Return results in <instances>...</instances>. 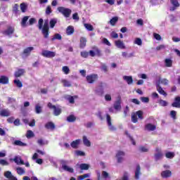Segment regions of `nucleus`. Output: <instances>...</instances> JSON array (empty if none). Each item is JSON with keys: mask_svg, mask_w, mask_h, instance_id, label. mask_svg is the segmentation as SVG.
Segmentation results:
<instances>
[{"mask_svg": "<svg viewBox=\"0 0 180 180\" xmlns=\"http://www.w3.org/2000/svg\"><path fill=\"white\" fill-rule=\"evenodd\" d=\"M41 33L44 39H49V36L50 34V27L49 26V20H46L44 21Z\"/></svg>", "mask_w": 180, "mask_h": 180, "instance_id": "obj_1", "label": "nucleus"}, {"mask_svg": "<svg viewBox=\"0 0 180 180\" xmlns=\"http://www.w3.org/2000/svg\"><path fill=\"white\" fill-rule=\"evenodd\" d=\"M57 11L65 18H70V16H71V13L72 12L71 9L63 6L58 7Z\"/></svg>", "mask_w": 180, "mask_h": 180, "instance_id": "obj_2", "label": "nucleus"}, {"mask_svg": "<svg viewBox=\"0 0 180 180\" xmlns=\"http://www.w3.org/2000/svg\"><path fill=\"white\" fill-rule=\"evenodd\" d=\"M47 106L49 109H53V115L54 116H60L61 115V112H63V110L60 106H56L53 105L51 102L48 103Z\"/></svg>", "mask_w": 180, "mask_h": 180, "instance_id": "obj_3", "label": "nucleus"}, {"mask_svg": "<svg viewBox=\"0 0 180 180\" xmlns=\"http://www.w3.org/2000/svg\"><path fill=\"white\" fill-rule=\"evenodd\" d=\"M98 78L99 77L96 74H91L86 77V79L89 84H94V82L98 81Z\"/></svg>", "mask_w": 180, "mask_h": 180, "instance_id": "obj_4", "label": "nucleus"}, {"mask_svg": "<svg viewBox=\"0 0 180 180\" xmlns=\"http://www.w3.org/2000/svg\"><path fill=\"white\" fill-rule=\"evenodd\" d=\"M41 56H43V57H46V58H53L56 57V52L48 50H44L41 52Z\"/></svg>", "mask_w": 180, "mask_h": 180, "instance_id": "obj_5", "label": "nucleus"}, {"mask_svg": "<svg viewBox=\"0 0 180 180\" xmlns=\"http://www.w3.org/2000/svg\"><path fill=\"white\" fill-rule=\"evenodd\" d=\"M4 36H11L15 33V27L12 26H8L7 29L2 32Z\"/></svg>", "mask_w": 180, "mask_h": 180, "instance_id": "obj_6", "label": "nucleus"}, {"mask_svg": "<svg viewBox=\"0 0 180 180\" xmlns=\"http://www.w3.org/2000/svg\"><path fill=\"white\" fill-rule=\"evenodd\" d=\"M124 155H126V153H124V152H123L122 150L117 151V153L116 154V158H117L118 163L123 162L122 157H124Z\"/></svg>", "mask_w": 180, "mask_h": 180, "instance_id": "obj_7", "label": "nucleus"}, {"mask_svg": "<svg viewBox=\"0 0 180 180\" xmlns=\"http://www.w3.org/2000/svg\"><path fill=\"white\" fill-rule=\"evenodd\" d=\"M25 72L26 70L25 69L19 68L15 72L14 77H15V78H19L25 75Z\"/></svg>", "mask_w": 180, "mask_h": 180, "instance_id": "obj_8", "label": "nucleus"}, {"mask_svg": "<svg viewBox=\"0 0 180 180\" xmlns=\"http://www.w3.org/2000/svg\"><path fill=\"white\" fill-rule=\"evenodd\" d=\"M113 106L115 110H122V99L118 98L117 101H115Z\"/></svg>", "mask_w": 180, "mask_h": 180, "instance_id": "obj_9", "label": "nucleus"}, {"mask_svg": "<svg viewBox=\"0 0 180 180\" xmlns=\"http://www.w3.org/2000/svg\"><path fill=\"white\" fill-rule=\"evenodd\" d=\"M106 117H107V123H108L110 130L111 131H115V130H116V128L115 127H113V125H112V118L110 117V115L107 114Z\"/></svg>", "mask_w": 180, "mask_h": 180, "instance_id": "obj_10", "label": "nucleus"}, {"mask_svg": "<svg viewBox=\"0 0 180 180\" xmlns=\"http://www.w3.org/2000/svg\"><path fill=\"white\" fill-rule=\"evenodd\" d=\"M156 89L160 95H163V96H167L168 94H167V92L162 89V87L161 85H160V83H156Z\"/></svg>", "mask_w": 180, "mask_h": 180, "instance_id": "obj_11", "label": "nucleus"}, {"mask_svg": "<svg viewBox=\"0 0 180 180\" xmlns=\"http://www.w3.org/2000/svg\"><path fill=\"white\" fill-rule=\"evenodd\" d=\"M140 175H141V167H140L139 164H137L135 170V179H140Z\"/></svg>", "mask_w": 180, "mask_h": 180, "instance_id": "obj_12", "label": "nucleus"}, {"mask_svg": "<svg viewBox=\"0 0 180 180\" xmlns=\"http://www.w3.org/2000/svg\"><path fill=\"white\" fill-rule=\"evenodd\" d=\"M155 151L157 153L155 154V160L158 161V160H161V158H162V152H161V150L158 148L155 149Z\"/></svg>", "mask_w": 180, "mask_h": 180, "instance_id": "obj_13", "label": "nucleus"}, {"mask_svg": "<svg viewBox=\"0 0 180 180\" xmlns=\"http://www.w3.org/2000/svg\"><path fill=\"white\" fill-rule=\"evenodd\" d=\"M156 129L157 127L151 123L145 125V130H148V131H154Z\"/></svg>", "mask_w": 180, "mask_h": 180, "instance_id": "obj_14", "label": "nucleus"}, {"mask_svg": "<svg viewBox=\"0 0 180 180\" xmlns=\"http://www.w3.org/2000/svg\"><path fill=\"white\" fill-rule=\"evenodd\" d=\"M0 84H2L3 85L9 84V78L5 75L0 76Z\"/></svg>", "mask_w": 180, "mask_h": 180, "instance_id": "obj_15", "label": "nucleus"}, {"mask_svg": "<svg viewBox=\"0 0 180 180\" xmlns=\"http://www.w3.org/2000/svg\"><path fill=\"white\" fill-rule=\"evenodd\" d=\"M173 108H180V96H176L174 98V102L172 103Z\"/></svg>", "mask_w": 180, "mask_h": 180, "instance_id": "obj_16", "label": "nucleus"}, {"mask_svg": "<svg viewBox=\"0 0 180 180\" xmlns=\"http://www.w3.org/2000/svg\"><path fill=\"white\" fill-rule=\"evenodd\" d=\"M33 50H34V48L33 46L27 47L24 49L22 54H24V56H26L27 57L30 56V53H32Z\"/></svg>", "mask_w": 180, "mask_h": 180, "instance_id": "obj_17", "label": "nucleus"}, {"mask_svg": "<svg viewBox=\"0 0 180 180\" xmlns=\"http://www.w3.org/2000/svg\"><path fill=\"white\" fill-rule=\"evenodd\" d=\"M172 172L170 170H165L161 172L162 178H169V176H172Z\"/></svg>", "mask_w": 180, "mask_h": 180, "instance_id": "obj_18", "label": "nucleus"}, {"mask_svg": "<svg viewBox=\"0 0 180 180\" xmlns=\"http://www.w3.org/2000/svg\"><path fill=\"white\" fill-rule=\"evenodd\" d=\"M0 115L2 117H8V116H11V112L7 109H3L0 110Z\"/></svg>", "mask_w": 180, "mask_h": 180, "instance_id": "obj_19", "label": "nucleus"}, {"mask_svg": "<svg viewBox=\"0 0 180 180\" xmlns=\"http://www.w3.org/2000/svg\"><path fill=\"white\" fill-rule=\"evenodd\" d=\"M4 176L7 178L8 179L11 180H18L16 177H15L13 175H12V172L7 171L4 173Z\"/></svg>", "mask_w": 180, "mask_h": 180, "instance_id": "obj_20", "label": "nucleus"}, {"mask_svg": "<svg viewBox=\"0 0 180 180\" xmlns=\"http://www.w3.org/2000/svg\"><path fill=\"white\" fill-rule=\"evenodd\" d=\"M45 128L47 130H54L56 129V124L53 122H49L45 124Z\"/></svg>", "mask_w": 180, "mask_h": 180, "instance_id": "obj_21", "label": "nucleus"}, {"mask_svg": "<svg viewBox=\"0 0 180 180\" xmlns=\"http://www.w3.org/2000/svg\"><path fill=\"white\" fill-rule=\"evenodd\" d=\"M115 44L116 46V47H117L118 49H126L124 44L121 40L115 41Z\"/></svg>", "mask_w": 180, "mask_h": 180, "instance_id": "obj_22", "label": "nucleus"}, {"mask_svg": "<svg viewBox=\"0 0 180 180\" xmlns=\"http://www.w3.org/2000/svg\"><path fill=\"white\" fill-rule=\"evenodd\" d=\"M86 46V38L82 37L80 38V44H79V47L81 49H84Z\"/></svg>", "mask_w": 180, "mask_h": 180, "instance_id": "obj_23", "label": "nucleus"}, {"mask_svg": "<svg viewBox=\"0 0 180 180\" xmlns=\"http://www.w3.org/2000/svg\"><path fill=\"white\" fill-rule=\"evenodd\" d=\"M75 32L74 27L72 25H69L66 29V34L68 36H71V34H73Z\"/></svg>", "mask_w": 180, "mask_h": 180, "instance_id": "obj_24", "label": "nucleus"}, {"mask_svg": "<svg viewBox=\"0 0 180 180\" xmlns=\"http://www.w3.org/2000/svg\"><path fill=\"white\" fill-rule=\"evenodd\" d=\"M79 143H81L80 139H76L75 141H73L71 143L70 146L72 148H78V146H79Z\"/></svg>", "mask_w": 180, "mask_h": 180, "instance_id": "obj_25", "label": "nucleus"}, {"mask_svg": "<svg viewBox=\"0 0 180 180\" xmlns=\"http://www.w3.org/2000/svg\"><path fill=\"white\" fill-rule=\"evenodd\" d=\"M13 146H18L19 147H26V146H27V143L22 142V141H20V140H15L13 143Z\"/></svg>", "mask_w": 180, "mask_h": 180, "instance_id": "obj_26", "label": "nucleus"}, {"mask_svg": "<svg viewBox=\"0 0 180 180\" xmlns=\"http://www.w3.org/2000/svg\"><path fill=\"white\" fill-rule=\"evenodd\" d=\"M170 2L172 4V5H173V8H172V11H175L176 8H179L180 4H179V2L178 1V0H170Z\"/></svg>", "mask_w": 180, "mask_h": 180, "instance_id": "obj_27", "label": "nucleus"}, {"mask_svg": "<svg viewBox=\"0 0 180 180\" xmlns=\"http://www.w3.org/2000/svg\"><path fill=\"white\" fill-rule=\"evenodd\" d=\"M123 79L127 82L128 85L133 84V77L131 76H124Z\"/></svg>", "mask_w": 180, "mask_h": 180, "instance_id": "obj_28", "label": "nucleus"}, {"mask_svg": "<svg viewBox=\"0 0 180 180\" xmlns=\"http://www.w3.org/2000/svg\"><path fill=\"white\" fill-rule=\"evenodd\" d=\"M61 82L65 88H70L72 86L71 82L65 79H62Z\"/></svg>", "mask_w": 180, "mask_h": 180, "instance_id": "obj_29", "label": "nucleus"}, {"mask_svg": "<svg viewBox=\"0 0 180 180\" xmlns=\"http://www.w3.org/2000/svg\"><path fill=\"white\" fill-rule=\"evenodd\" d=\"M79 168L82 171H88V169H89V165L86 163H82L79 165Z\"/></svg>", "mask_w": 180, "mask_h": 180, "instance_id": "obj_30", "label": "nucleus"}, {"mask_svg": "<svg viewBox=\"0 0 180 180\" xmlns=\"http://www.w3.org/2000/svg\"><path fill=\"white\" fill-rule=\"evenodd\" d=\"M83 143L86 147H91V141L86 138V136H83Z\"/></svg>", "mask_w": 180, "mask_h": 180, "instance_id": "obj_31", "label": "nucleus"}, {"mask_svg": "<svg viewBox=\"0 0 180 180\" xmlns=\"http://www.w3.org/2000/svg\"><path fill=\"white\" fill-rule=\"evenodd\" d=\"M119 17L115 16L110 20V25H111V26H115L116 23H117Z\"/></svg>", "mask_w": 180, "mask_h": 180, "instance_id": "obj_32", "label": "nucleus"}, {"mask_svg": "<svg viewBox=\"0 0 180 180\" xmlns=\"http://www.w3.org/2000/svg\"><path fill=\"white\" fill-rule=\"evenodd\" d=\"M74 98H77V96H70L68 95L65 98L70 103H75V100Z\"/></svg>", "mask_w": 180, "mask_h": 180, "instance_id": "obj_33", "label": "nucleus"}, {"mask_svg": "<svg viewBox=\"0 0 180 180\" xmlns=\"http://www.w3.org/2000/svg\"><path fill=\"white\" fill-rule=\"evenodd\" d=\"M77 120V117H75L74 115H70L67 117V121L69 122V123H73V122H75Z\"/></svg>", "mask_w": 180, "mask_h": 180, "instance_id": "obj_34", "label": "nucleus"}, {"mask_svg": "<svg viewBox=\"0 0 180 180\" xmlns=\"http://www.w3.org/2000/svg\"><path fill=\"white\" fill-rule=\"evenodd\" d=\"M63 169H64L65 171H68V172H70L71 174H73L74 172V169L72 167H70L67 165H63L62 166Z\"/></svg>", "mask_w": 180, "mask_h": 180, "instance_id": "obj_35", "label": "nucleus"}, {"mask_svg": "<svg viewBox=\"0 0 180 180\" xmlns=\"http://www.w3.org/2000/svg\"><path fill=\"white\" fill-rule=\"evenodd\" d=\"M41 112H43V110L41 108V106H40V104H37L35 105V112L37 115H40V113H41Z\"/></svg>", "mask_w": 180, "mask_h": 180, "instance_id": "obj_36", "label": "nucleus"}, {"mask_svg": "<svg viewBox=\"0 0 180 180\" xmlns=\"http://www.w3.org/2000/svg\"><path fill=\"white\" fill-rule=\"evenodd\" d=\"M20 8L22 13H25V12H26V11H27V5H26V3L20 4Z\"/></svg>", "mask_w": 180, "mask_h": 180, "instance_id": "obj_37", "label": "nucleus"}, {"mask_svg": "<svg viewBox=\"0 0 180 180\" xmlns=\"http://www.w3.org/2000/svg\"><path fill=\"white\" fill-rule=\"evenodd\" d=\"M169 82V81H168V79H161L160 78L158 82H157V84H162L163 85H168V83Z\"/></svg>", "mask_w": 180, "mask_h": 180, "instance_id": "obj_38", "label": "nucleus"}, {"mask_svg": "<svg viewBox=\"0 0 180 180\" xmlns=\"http://www.w3.org/2000/svg\"><path fill=\"white\" fill-rule=\"evenodd\" d=\"M27 20H29V16H25L22 18L21 21V26H22V27H25L26 26Z\"/></svg>", "mask_w": 180, "mask_h": 180, "instance_id": "obj_39", "label": "nucleus"}, {"mask_svg": "<svg viewBox=\"0 0 180 180\" xmlns=\"http://www.w3.org/2000/svg\"><path fill=\"white\" fill-rule=\"evenodd\" d=\"M166 158H169L172 160V158H174L175 157V153L174 152H167L165 153Z\"/></svg>", "mask_w": 180, "mask_h": 180, "instance_id": "obj_40", "label": "nucleus"}, {"mask_svg": "<svg viewBox=\"0 0 180 180\" xmlns=\"http://www.w3.org/2000/svg\"><path fill=\"white\" fill-rule=\"evenodd\" d=\"M49 25H50V27L51 29H53L54 28V26H56V25H57V20L53 18V19H51L49 22Z\"/></svg>", "mask_w": 180, "mask_h": 180, "instance_id": "obj_41", "label": "nucleus"}, {"mask_svg": "<svg viewBox=\"0 0 180 180\" xmlns=\"http://www.w3.org/2000/svg\"><path fill=\"white\" fill-rule=\"evenodd\" d=\"M165 64L166 67H172V60L169 58H166L165 60Z\"/></svg>", "mask_w": 180, "mask_h": 180, "instance_id": "obj_42", "label": "nucleus"}, {"mask_svg": "<svg viewBox=\"0 0 180 180\" xmlns=\"http://www.w3.org/2000/svg\"><path fill=\"white\" fill-rule=\"evenodd\" d=\"M16 171H17V174L18 175H23V174H25V169L22 168V167H17L16 168Z\"/></svg>", "mask_w": 180, "mask_h": 180, "instance_id": "obj_43", "label": "nucleus"}, {"mask_svg": "<svg viewBox=\"0 0 180 180\" xmlns=\"http://www.w3.org/2000/svg\"><path fill=\"white\" fill-rule=\"evenodd\" d=\"M61 39H63V37H61V34H55L53 37L51 38V41H54V40H61Z\"/></svg>", "mask_w": 180, "mask_h": 180, "instance_id": "obj_44", "label": "nucleus"}, {"mask_svg": "<svg viewBox=\"0 0 180 180\" xmlns=\"http://www.w3.org/2000/svg\"><path fill=\"white\" fill-rule=\"evenodd\" d=\"M43 23H44V21L43 20V18H40L38 21V27L39 30H43Z\"/></svg>", "mask_w": 180, "mask_h": 180, "instance_id": "obj_45", "label": "nucleus"}, {"mask_svg": "<svg viewBox=\"0 0 180 180\" xmlns=\"http://www.w3.org/2000/svg\"><path fill=\"white\" fill-rule=\"evenodd\" d=\"M80 56L83 58H88V57L89 56V52H88L86 51H82L80 53Z\"/></svg>", "mask_w": 180, "mask_h": 180, "instance_id": "obj_46", "label": "nucleus"}, {"mask_svg": "<svg viewBox=\"0 0 180 180\" xmlns=\"http://www.w3.org/2000/svg\"><path fill=\"white\" fill-rule=\"evenodd\" d=\"M96 95H98V96H103V94H104L103 88L97 89L96 90Z\"/></svg>", "mask_w": 180, "mask_h": 180, "instance_id": "obj_47", "label": "nucleus"}, {"mask_svg": "<svg viewBox=\"0 0 180 180\" xmlns=\"http://www.w3.org/2000/svg\"><path fill=\"white\" fill-rule=\"evenodd\" d=\"M131 122L133 123H137V122H139V118H137V115H136V113L131 114Z\"/></svg>", "mask_w": 180, "mask_h": 180, "instance_id": "obj_48", "label": "nucleus"}, {"mask_svg": "<svg viewBox=\"0 0 180 180\" xmlns=\"http://www.w3.org/2000/svg\"><path fill=\"white\" fill-rule=\"evenodd\" d=\"M62 71L64 72V74L68 75V74H70V68H68V66H63L62 68Z\"/></svg>", "mask_w": 180, "mask_h": 180, "instance_id": "obj_49", "label": "nucleus"}, {"mask_svg": "<svg viewBox=\"0 0 180 180\" xmlns=\"http://www.w3.org/2000/svg\"><path fill=\"white\" fill-rule=\"evenodd\" d=\"M84 27H86V30H89V32L94 31V26H92V25H91V24L85 23Z\"/></svg>", "mask_w": 180, "mask_h": 180, "instance_id": "obj_50", "label": "nucleus"}, {"mask_svg": "<svg viewBox=\"0 0 180 180\" xmlns=\"http://www.w3.org/2000/svg\"><path fill=\"white\" fill-rule=\"evenodd\" d=\"M135 114L136 115V116H138L139 119H140L141 120H143V119H144V117L143 116V111L138 110L136 112Z\"/></svg>", "mask_w": 180, "mask_h": 180, "instance_id": "obj_51", "label": "nucleus"}, {"mask_svg": "<svg viewBox=\"0 0 180 180\" xmlns=\"http://www.w3.org/2000/svg\"><path fill=\"white\" fill-rule=\"evenodd\" d=\"M125 134H126V136H127V137H129V139L131 140L132 144H133L134 146H136V141H134V139H133V136H130V135L129 134V132H128L127 131H125Z\"/></svg>", "mask_w": 180, "mask_h": 180, "instance_id": "obj_52", "label": "nucleus"}, {"mask_svg": "<svg viewBox=\"0 0 180 180\" xmlns=\"http://www.w3.org/2000/svg\"><path fill=\"white\" fill-rule=\"evenodd\" d=\"M34 136V134L32 130H28L26 134L27 139H32Z\"/></svg>", "mask_w": 180, "mask_h": 180, "instance_id": "obj_53", "label": "nucleus"}, {"mask_svg": "<svg viewBox=\"0 0 180 180\" xmlns=\"http://www.w3.org/2000/svg\"><path fill=\"white\" fill-rule=\"evenodd\" d=\"M14 84H15V85H16V86H18V88H22V86H23V84H22V82H20V80H19V79H15Z\"/></svg>", "mask_w": 180, "mask_h": 180, "instance_id": "obj_54", "label": "nucleus"}, {"mask_svg": "<svg viewBox=\"0 0 180 180\" xmlns=\"http://www.w3.org/2000/svg\"><path fill=\"white\" fill-rule=\"evenodd\" d=\"M13 12L14 13L18 14V13L19 12V5L18 4H15L13 7Z\"/></svg>", "mask_w": 180, "mask_h": 180, "instance_id": "obj_55", "label": "nucleus"}, {"mask_svg": "<svg viewBox=\"0 0 180 180\" xmlns=\"http://www.w3.org/2000/svg\"><path fill=\"white\" fill-rule=\"evenodd\" d=\"M89 174H84L83 175H80L77 177V180H83L85 179V178H89Z\"/></svg>", "mask_w": 180, "mask_h": 180, "instance_id": "obj_56", "label": "nucleus"}, {"mask_svg": "<svg viewBox=\"0 0 180 180\" xmlns=\"http://www.w3.org/2000/svg\"><path fill=\"white\" fill-rule=\"evenodd\" d=\"M75 154L78 157H84V156H85V153L84 152L81 151V150H76L75 151Z\"/></svg>", "mask_w": 180, "mask_h": 180, "instance_id": "obj_57", "label": "nucleus"}, {"mask_svg": "<svg viewBox=\"0 0 180 180\" xmlns=\"http://www.w3.org/2000/svg\"><path fill=\"white\" fill-rule=\"evenodd\" d=\"M159 104L160 105V106H167L168 105V103L162 99H160L159 101Z\"/></svg>", "mask_w": 180, "mask_h": 180, "instance_id": "obj_58", "label": "nucleus"}, {"mask_svg": "<svg viewBox=\"0 0 180 180\" xmlns=\"http://www.w3.org/2000/svg\"><path fill=\"white\" fill-rule=\"evenodd\" d=\"M53 12V11L51 10V6H48L46 8V15H50L51 13Z\"/></svg>", "mask_w": 180, "mask_h": 180, "instance_id": "obj_59", "label": "nucleus"}, {"mask_svg": "<svg viewBox=\"0 0 180 180\" xmlns=\"http://www.w3.org/2000/svg\"><path fill=\"white\" fill-rule=\"evenodd\" d=\"M101 70L103 71L104 72H108V66L106 64L102 63L101 64Z\"/></svg>", "mask_w": 180, "mask_h": 180, "instance_id": "obj_60", "label": "nucleus"}, {"mask_svg": "<svg viewBox=\"0 0 180 180\" xmlns=\"http://www.w3.org/2000/svg\"><path fill=\"white\" fill-rule=\"evenodd\" d=\"M94 53L96 56H98V57H101V56H102V53L101 52L100 49L98 48H96L94 49Z\"/></svg>", "mask_w": 180, "mask_h": 180, "instance_id": "obj_61", "label": "nucleus"}, {"mask_svg": "<svg viewBox=\"0 0 180 180\" xmlns=\"http://www.w3.org/2000/svg\"><path fill=\"white\" fill-rule=\"evenodd\" d=\"M22 180H39V179H37V177L36 176H32L31 177V179H30L29 176H25L22 178Z\"/></svg>", "mask_w": 180, "mask_h": 180, "instance_id": "obj_62", "label": "nucleus"}, {"mask_svg": "<svg viewBox=\"0 0 180 180\" xmlns=\"http://www.w3.org/2000/svg\"><path fill=\"white\" fill-rule=\"evenodd\" d=\"M0 165H9V162H8V161H6V160L4 159H1L0 160Z\"/></svg>", "mask_w": 180, "mask_h": 180, "instance_id": "obj_63", "label": "nucleus"}, {"mask_svg": "<svg viewBox=\"0 0 180 180\" xmlns=\"http://www.w3.org/2000/svg\"><path fill=\"white\" fill-rule=\"evenodd\" d=\"M135 44H137L138 46H141V44H143V41H141V39L136 38L135 40Z\"/></svg>", "mask_w": 180, "mask_h": 180, "instance_id": "obj_64", "label": "nucleus"}]
</instances>
